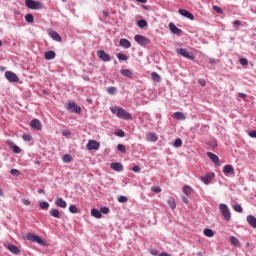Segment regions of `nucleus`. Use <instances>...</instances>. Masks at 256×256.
Instances as JSON below:
<instances>
[{
    "label": "nucleus",
    "instance_id": "obj_1",
    "mask_svg": "<svg viewBox=\"0 0 256 256\" xmlns=\"http://www.w3.org/2000/svg\"><path fill=\"white\" fill-rule=\"evenodd\" d=\"M110 111L114 115H116V117H119V119H124V121H129L132 119L131 114L121 107H117V106L112 107L110 108Z\"/></svg>",
    "mask_w": 256,
    "mask_h": 256
},
{
    "label": "nucleus",
    "instance_id": "obj_2",
    "mask_svg": "<svg viewBox=\"0 0 256 256\" xmlns=\"http://www.w3.org/2000/svg\"><path fill=\"white\" fill-rule=\"evenodd\" d=\"M219 209L225 221H231V210H229V206L227 204H220Z\"/></svg>",
    "mask_w": 256,
    "mask_h": 256
},
{
    "label": "nucleus",
    "instance_id": "obj_3",
    "mask_svg": "<svg viewBox=\"0 0 256 256\" xmlns=\"http://www.w3.org/2000/svg\"><path fill=\"white\" fill-rule=\"evenodd\" d=\"M25 5L28 9H32L33 11L43 9V3L34 0H25Z\"/></svg>",
    "mask_w": 256,
    "mask_h": 256
},
{
    "label": "nucleus",
    "instance_id": "obj_4",
    "mask_svg": "<svg viewBox=\"0 0 256 256\" xmlns=\"http://www.w3.org/2000/svg\"><path fill=\"white\" fill-rule=\"evenodd\" d=\"M26 239L28 241H33V243H38V245H42V246L47 245V243L44 240H42L41 237H39V236H37V235H35L33 233H28L26 235Z\"/></svg>",
    "mask_w": 256,
    "mask_h": 256
},
{
    "label": "nucleus",
    "instance_id": "obj_5",
    "mask_svg": "<svg viewBox=\"0 0 256 256\" xmlns=\"http://www.w3.org/2000/svg\"><path fill=\"white\" fill-rule=\"evenodd\" d=\"M176 53H178V55H182V57H185V59L195 61V54H193L192 52H188L185 48H178L176 50Z\"/></svg>",
    "mask_w": 256,
    "mask_h": 256
},
{
    "label": "nucleus",
    "instance_id": "obj_6",
    "mask_svg": "<svg viewBox=\"0 0 256 256\" xmlns=\"http://www.w3.org/2000/svg\"><path fill=\"white\" fill-rule=\"evenodd\" d=\"M5 77L10 83H19V76L14 72L6 71Z\"/></svg>",
    "mask_w": 256,
    "mask_h": 256
},
{
    "label": "nucleus",
    "instance_id": "obj_7",
    "mask_svg": "<svg viewBox=\"0 0 256 256\" xmlns=\"http://www.w3.org/2000/svg\"><path fill=\"white\" fill-rule=\"evenodd\" d=\"M66 109L70 113H81V107L77 106L75 102H68Z\"/></svg>",
    "mask_w": 256,
    "mask_h": 256
},
{
    "label": "nucleus",
    "instance_id": "obj_8",
    "mask_svg": "<svg viewBox=\"0 0 256 256\" xmlns=\"http://www.w3.org/2000/svg\"><path fill=\"white\" fill-rule=\"evenodd\" d=\"M134 41H136V43H138L139 45H149V43L151 42L149 38L143 35H135Z\"/></svg>",
    "mask_w": 256,
    "mask_h": 256
},
{
    "label": "nucleus",
    "instance_id": "obj_9",
    "mask_svg": "<svg viewBox=\"0 0 256 256\" xmlns=\"http://www.w3.org/2000/svg\"><path fill=\"white\" fill-rule=\"evenodd\" d=\"M101 144L95 140H89L87 143L88 151H99Z\"/></svg>",
    "mask_w": 256,
    "mask_h": 256
},
{
    "label": "nucleus",
    "instance_id": "obj_10",
    "mask_svg": "<svg viewBox=\"0 0 256 256\" xmlns=\"http://www.w3.org/2000/svg\"><path fill=\"white\" fill-rule=\"evenodd\" d=\"M97 57H99V59L105 62L111 61V56L103 50H99L97 52Z\"/></svg>",
    "mask_w": 256,
    "mask_h": 256
},
{
    "label": "nucleus",
    "instance_id": "obj_11",
    "mask_svg": "<svg viewBox=\"0 0 256 256\" xmlns=\"http://www.w3.org/2000/svg\"><path fill=\"white\" fill-rule=\"evenodd\" d=\"M30 127H32V129H36V131H41V129H43V124H41V121L38 119H34L30 122Z\"/></svg>",
    "mask_w": 256,
    "mask_h": 256
},
{
    "label": "nucleus",
    "instance_id": "obj_12",
    "mask_svg": "<svg viewBox=\"0 0 256 256\" xmlns=\"http://www.w3.org/2000/svg\"><path fill=\"white\" fill-rule=\"evenodd\" d=\"M178 12L182 15V17H186V19H190V21L195 20V16H193V13H191L185 9H179Z\"/></svg>",
    "mask_w": 256,
    "mask_h": 256
},
{
    "label": "nucleus",
    "instance_id": "obj_13",
    "mask_svg": "<svg viewBox=\"0 0 256 256\" xmlns=\"http://www.w3.org/2000/svg\"><path fill=\"white\" fill-rule=\"evenodd\" d=\"M169 29L173 35H181L183 33V30L178 28L175 24L169 23Z\"/></svg>",
    "mask_w": 256,
    "mask_h": 256
},
{
    "label": "nucleus",
    "instance_id": "obj_14",
    "mask_svg": "<svg viewBox=\"0 0 256 256\" xmlns=\"http://www.w3.org/2000/svg\"><path fill=\"white\" fill-rule=\"evenodd\" d=\"M207 157H209V159H211V161L215 164L220 166L221 162L219 161V156H217L216 154L212 153V152H207Z\"/></svg>",
    "mask_w": 256,
    "mask_h": 256
},
{
    "label": "nucleus",
    "instance_id": "obj_15",
    "mask_svg": "<svg viewBox=\"0 0 256 256\" xmlns=\"http://www.w3.org/2000/svg\"><path fill=\"white\" fill-rule=\"evenodd\" d=\"M223 173L225 175H235V168H233V165H225L223 169Z\"/></svg>",
    "mask_w": 256,
    "mask_h": 256
},
{
    "label": "nucleus",
    "instance_id": "obj_16",
    "mask_svg": "<svg viewBox=\"0 0 256 256\" xmlns=\"http://www.w3.org/2000/svg\"><path fill=\"white\" fill-rule=\"evenodd\" d=\"M110 167L111 169H113V171H117V173H121V171H123V164L119 162H114L110 164Z\"/></svg>",
    "mask_w": 256,
    "mask_h": 256
},
{
    "label": "nucleus",
    "instance_id": "obj_17",
    "mask_svg": "<svg viewBox=\"0 0 256 256\" xmlns=\"http://www.w3.org/2000/svg\"><path fill=\"white\" fill-rule=\"evenodd\" d=\"M44 57L46 61H51L52 59H55V57H57V54L55 53V51L50 50L44 53Z\"/></svg>",
    "mask_w": 256,
    "mask_h": 256
},
{
    "label": "nucleus",
    "instance_id": "obj_18",
    "mask_svg": "<svg viewBox=\"0 0 256 256\" xmlns=\"http://www.w3.org/2000/svg\"><path fill=\"white\" fill-rule=\"evenodd\" d=\"M49 36L54 39V41H57L58 43H61L63 41V38H61V35L57 33V31H51L49 32Z\"/></svg>",
    "mask_w": 256,
    "mask_h": 256
},
{
    "label": "nucleus",
    "instance_id": "obj_19",
    "mask_svg": "<svg viewBox=\"0 0 256 256\" xmlns=\"http://www.w3.org/2000/svg\"><path fill=\"white\" fill-rule=\"evenodd\" d=\"M119 45L120 47H123V49H129L131 47V42L126 38H122L119 41Z\"/></svg>",
    "mask_w": 256,
    "mask_h": 256
},
{
    "label": "nucleus",
    "instance_id": "obj_20",
    "mask_svg": "<svg viewBox=\"0 0 256 256\" xmlns=\"http://www.w3.org/2000/svg\"><path fill=\"white\" fill-rule=\"evenodd\" d=\"M7 249H9L10 252L13 253L14 255H19L21 253V250L19 249V247L13 244H9L7 246Z\"/></svg>",
    "mask_w": 256,
    "mask_h": 256
},
{
    "label": "nucleus",
    "instance_id": "obj_21",
    "mask_svg": "<svg viewBox=\"0 0 256 256\" xmlns=\"http://www.w3.org/2000/svg\"><path fill=\"white\" fill-rule=\"evenodd\" d=\"M55 205L57 207H61V209L67 208V202L65 200H63V198H57L55 201Z\"/></svg>",
    "mask_w": 256,
    "mask_h": 256
},
{
    "label": "nucleus",
    "instance_id": "obj_22",
    "mask_svg": "<svg viewBox=\"0 0 256 256\" xmlns=\"http://www.w3.org/2000/svg\"><path fill=\"white\" fill-rule=\"evenodd\" d=\"M213 177H215V173L207 174L206 176L201 177V181L205 185H209V182L211 181V179H213Z\"/></svg>",
    "mask_w": 256,
    "mask_h": 256
},
{
    "label": "nucleus",
    "instance_id": "obj_23",
    "mask_svg": "<svg viewBox=\"0 0 256 256\" xmlns=\"http://www.w3.org/2000/svg\"><path fill=\"white\" fill-rule=\"evenodd\" d=\"M247 222L250 227H253V229H256V218L253 215H249L247 217Z\"/></svg>",
    "mask_w": 256,
    "mask_h": 256
},
{
    "label": "nucleus",
    "instance_id": "obj_24",
    "mask_svg": "<svg viewBox=\"0 0 256 256\" xmlns=\"http://www.w3.org/2000/svg\"><path fill=\"white\" fill-rule=\"evenodd\" d=\"M50 215H51V217H54L55 219H61V212H59V210L56 208H52L50 210Z\"/></svg>",
    "mask_w": 256,
    "mask_h": 256
},
{
    "label": "nucleus",
    "instance_id": "obj_25",
    "mask_svg": "<svg viewBox=\"0 0 256 256\" xmlns=\"http://www.w3.org/2000/svg\"><path fill=\"white\" fill-rule=\"evenodd\" d=\"M182 191L187 197H189L193 193V188L189 185H185L183 186Z\"/></svg>",
    "mask_w": 256,
    "mask_h": 256
},
{
    "label": "nucleus",
    "instance_id": "obj_26",
    "mask_svg": "<svg viewBox=\"0 0 256 256\" xmlns=\"http://www.w3.org/2000/svg\"><path fill=\"white\" fill-rule=\"evenodd\" d=\"M230 243L234 245V247H241V242L235 236H230Z\"/></svg>",
    "mask_w": 256,
    "mask_h": 256
},
{
    "label": "nucleus",
    "instance_id": "obj_27",
    "mask_svg": "<svg viewBox=\"0 0 256 256\" xmlns=\"http://www.w3.org/2000/svg\"><path fill=\"white\" fill-rule=\"evenodd\" d=\"M91 215H92V217H95V219H101L103 217V215L101 214V211H99L95 208H93L91 210Z\"/></svg>",
    "mask_w": 256,
    "mask_h": 256
},
{
    "label": "nucleus",
    "instance_id": "obj_28",
    "mask_svg": "<svg viewBox=\"0 0 256 256\" xmlns=\"http://www.w3.org/2000/svg\"><path fill=\"white\" fill-rule=\"evenodd\" d=\"M120 73L124 77H129V79H131L133 77V72L129 69H123V70L120 71Z\"/></svg>",
    "mask_w": 256,
    "mask_h": 256
},
{
    "label": "nucleus",
    "instance_id": "obj_29",
    "mask_svg": "<svg viewBox=\"0 0 256 256\" xmlns=\"http://www.w3.org/2000/svg\"><path fill=\"white\" fill-rule=\"evenodd\" d=\"M159 138L157 137V134L155 133H148L147 134V140L151 141L152 143H155V141H157Z\"/></svg>",
    "mask_w": 256,
    "mask_h": 256
},
{
    "label": "nucleus",
    "instance_id": "obj_30",
    "mask_svg": "<svg viewBox=\"0 0 256 256\" xmlns=\"http://www.w3.org/2000/svg\"><path fill=\"white\" fill-rule=\"evenodd\" d=\"M174 117L175 119H178V121H185L186 119L185 114H183L182 112H175Z\"/></svg>",
    "mask_w": 256,
    "mask_h": 256
},
{
    "label": "nucleus",
    "instance_id": "obj_31",
    "mask_svg": "<svg viewBox=\"0 0 256 256\" xmlns=\"http://www.w3.org/2000/svg\"><path fill=\"white\" fill-rule=\"evenodd\" d=\"M168 205L173 210L177 208V203L175 202V198L171 197L168 199Z\"/></svg>",
    "mask_w": 256,
    "mask_h": 256
},
{
    "label": "nucleus",
    "instance_id": "obj_32",
    "mask_svg": "<svg viewBox=\"0 0 256 256\" xmlns=\"http://www.w3.org/2000/svg\"><path fill=\"white\" fill-rule=\"evenodd\" d=\"M205 237H215V232L212 229L206 228L204 229Z\"/></svg>",
    "mask_w": 256,
    "mask_h": 256
},
{
    "label": "nucleus",
    "instance_id": "obj_33",
    "mask_svg": "<svg viewBox=\"0 0 256 256\" xmlns=\"http://www.w3.org/2000/svg\"><path fill=\"white\" fill-rule=\"evenodd\" d=\"M151 77H152L153 81H155L156 83H160L161 82V76H159L157 74V72H152L151 73Z\"/></svg>",
    "mask_w": 256,
    "mask_h": 256
},
{
    "label": "nucleus",
    "instance_id": "obj_34",
    "mask_svg": "<svg viewBox=\"0 0 256 256\" xmlns=\"http://www.w3.org/2000/svg\"><path fill=\"white\" fill-rule=\"evenodd\" d=\"M25 20L27 21V23H35V18L33 17V14H26Z\"/></svg>",
    "mask_w": 256,
    "mask_h": 256
},
{
    "label": "nucleus",
    "instance_id": "obj_35",
    "mask_svg": "<svg viewBox=\"0 0 256 256\" xmlns=\"http://www.w3.org/2000/svg\"><path fill=\"white\" fill-rule=\"evenodd\" d=\"M62 160L64 161V163H71V161H73V157L69 154H65Z\"/></svg>",
    "mask_w": 256,
    "mask_h": 256
},
{
    "label": "nucleus",
    "instance_id": "obj_36",
    "mask_svg": "<svg viewBox=\"0 0 256 256\" xmlns=\"http://www.w3.org/2000/svg\"><path fill=\"white\" fill-rule=\"evenodd\" d=\"M117 59H119V61H128L129 57H127V55H125L123 53H118L117 54Z\"/></svg>",
    "mask_w": 256,
    "mask_h": 256
},
{
    "label": "nucleus",
    "instance_id": "obj_37",
    "mask_svg": "<svg viewBox=\"0 0 256 256\" xmlns=\"http://www.w3.org/2000/svg\"><path fill=\"white\" fill-rule=\"evenodd\" d=\"M107 93H109V95H115V93H117V88L115 86H110L107 88Z\"/></svg>",
    "mask_w": 256,
    "mask_h": 256
},
{
    "label": "nucleus",
    "instance_id": "obj_38",
    "mask_svg": "<svg viewBox=\"0 0 256 256\" xmlns=\"http://www.w3.org/2000/svg\"><path fill=\"white\" fill-rule=\"evenodd\" d=\"M181 145H183V141L181 140V138H177V139L173 142V147L179 148V147H181Z\"/></svg>",
    "mask_w": 256,
    "mask_h": 256
},
{
    "label": "nucleus",
    "instance_id": "obj_39",
    "mask_svg": "<svg viewBox=\"0 0 256 256\" xmlns=\"http://www.w3.org/2000/svg\"><path fill=\"white\" fill-rule=\"evenodd\" d=\"M137 25L140 29H143L144 27H147V22L142 19L137 22Z\"/></svg>",
    "mask_w": 256,
    "mask_h": 256
},
{
    "label": "nucleus",
    "instance_id": "obj_40",
    "mask_svg": "<svg viewBox=\"0 0 256 256\" xmlns=\"http://www.w3.org/2000/svg\"><path fill=\"white\" fill-rule=\"evenodd\" d=\"M11 175H13L14 177H19L21 175V171L17 170V169H11L10 170Z\"/></svg>",
    "mask_w": 256,
    "mask_h": 256
},
{
    "label": "nucleus",
    "instance_id": "obj_41",
    "mask_svg": "<svg viewBox=\"0 0 256 256\" xmlns=\"http://www.w3.org/2000/svg\"><path fill=\"white\" fill-rule=\"evenodd\" d=\"M234 211H236V213H243V207H241V205L237 204L233 206Z\"/></svg>",
    "mask_w": 256,
    "mask_h": 256
},
{
    "label": "nucleus",
    "instance_id": "obj_42",
    "mask_svg": "<svg viewBox=\"0 0 256 256\" xmlns=\"http://www.w3.org/2000/svg\"><path fill=\"white\" fill-rule=\"evenodd\" d=\"M39 207H40V209H49V203L45 202V201L40 202Z\"/></svg>",
    "mask_w": 256,
    "mask_h": 256
},
{
    "label": "nucleus",
    "instance_id": "obj_43",
    "mask_svg": "<svg viewBox=\"0 0 256 256\" xmlns=\"http://www.w3.org/2000/svg\"><path fill=\"white\" fill-rule=\"evenodd\" d=\"M117 149L118 151H120L121 153H125L127 151V148L125 147V145L123 144H118L117 145Z\"/></svg>",
    "mask_w": 256,
    "mask_h": 256
},
{
    "label": "nucleus",
    "instance_id": "obj_44",
    "mask_svg": "<svg viewBox=\"0 0 256 256\" xmlns=\"http://www.w3.org/2000/svg\"><path fill=\"white\" fill-rule=\"evenodd\" d=\"M239 63L240 65L246 66L249 65V60H247L246 58H240Z\"/></svg>",
    "mask_w": 256,
    "mask_h": 256
},
{
    "label": "nucleus",
    "instance_id": "obj_45",
    "mask_svg": "<svg viewBox=\"0 0 256 256\" xmlns=\"http://www.w3.org/2000/svg\"><path fill=\"white\" fill-rule=\"evenodd\" d=\"M69 211H70V213H79V210L77 209V206H75V205H71L69 207Z\"/></svg>",
    "mask_w": 256,
    "mask_h": 256
},
{
    "label": "nucleus",
    "instance_id": "obj_46",
    "mask_svg": "<svg viewBox=\"0 0 256 256\" xmlns=\"http://www.w3.org/2000/svg\"><path fill=\"white\" fill-rule=\"evenodd\" d=\"M119 203H127V201H129V199L127 198V196H120L118 198Z\"/></svg>",
    "mask_w": 256,
    "mask_h": 256
},
{
    "label": "nucleus",
    "instance_id": "obj_47",
    "mask_svg": "<svg viewBox=\"0 0 256 256\" xmlns=\"http://www.w3.org/2000/svg\"><path fill=\"white\" fill-rule=\"evenodd\" d=\"M115 135H117V137H125V132L123 130H117Z\"/></svg>",
    "mask_w": 256,
    "mask_h": 256
},
{
    "label": "nucleus",
    "instance_id": "obj_48",
    "mask_svg": "<svg viewBox=\"0 0 256 256\" xmlns=\"http://www.w3.org/2000/svg\"><path fill=\"white\" fill-rule=\"evenodd\" d=\"M151 191H153V193H161V187L159 186L152 187Z\"/></svg>",
    "mask_w": 256,
    "mask_h": 256
},
{
    "label": "nucleus",
    "instance_id": "obj_49",
    "mask_svg": "<svg viewBox=\"0 0 256 256\" xmlns=\"http://www.w3.org/2000/svg\"><path fill=\"white\" fill-rule=\"evenodd\" d=\"M12 149H13L14 153H21V148H19V146H17V145H13Z\"/></svg>",
    "mask_w": 256,
    "mask_h": 256
},
{
    "label": "nucleus",
    "instance_id": "obj_50",
    "mask_svg": "<svg viewBox=\"0 0 256 256\" xmlns=\"http://www.w3.org/2000/svg\"><path fill=\"white\" fill-rule=\"evenodd\" d=\"M213 9L216 13H223V9H221L219 6H213Z\"/></svg>",
    "mask_w": 256,
    "mask_h": 256
},
{
    "label": "nucleus",
    "instance_id": "obj_51",
    "mask_svg": "<svg viewBox=\"0 0 256 256\" xmlns=\"http://www.w3.org/2000/svg\"><path fill=\"white\" fill-rule=\"evenodd\" d=\"M22 139H23L24 141H31V135H29V134H24V135L22 136Z\"/></svg>",
    "mask_w": 256,
    "mask_h": 256
},
{
    "label": "nucleus",
    "instance_id": "obj_52",
    "mask_svg": "<svg viewBox=\"0 0 256 256\" xmlns=\"http://www.w3.org/2000/svg\"><path fill=\"white\" fill-rule=\"evenodd\" d=\"M101 213H103L104 215H107L109 213V208L108 207H102L101 208Z\"/></svg>",
    "mask_w": 256,
    "mask_h": 256
},
{
    "label": "nucleus",
    "instance_id": "obj_53",
    "mask_svg": "<svg viewBox=\"0 0 256 256\" xmlns=\"http://www.w3.org/2000/svg\"><path fill=\"white\" fill-rule=\"evenodd\" d=\"M22 203H23V205L29 206V205H31V200H29V199H22Z\"/></svg>",
    "mask_w": 256,
    "mask_h": 256
},
{
    "label": "nucleus",
    "instance_id": "obj_54",
    "mask_svg": "<svg viewBox=\"0 0 256 256\" xmlns=\"http://www.w3.org/2000/svg\"><path fill=\"white\" fill-rule=\"evenodd\" d=\"M198 83L201 85V87H205V85H207V82L204 79L198 80Z\"/></svg>",
    "mask_w": 256,
    "mask_h": 256
},
{
    "label": "nucleus",
    "instance_id": "obj_55",
    "mask_svg": "<svg viewBox=\"0 0 256 256\" xmlns=\"http://www.w3.org/2000/svg\"><path fill=\"white\" fill-rule=\"evenodd\" d=\"M249 137H252V139H256V130L249 132Z\"/></svg>",
    "mask_w": 256,
    "mask_h": 256
},
{
    "label": "nucleus",
    "instance_id": "obj_56",
    "mask_svg": "<svg viewBox=\"0 0 256 256\" xmlns=\"http://www.w3.org/2000/svg\"><path fill=\"white\" fill-rule=\"evenodd\" d=\"M132 171H134V173H139V171H141V167H139V166H134V167L132 168Z\"/></svg>",
    "mask_w": 256,
    "mask_h": 256
},
{
    "label": "nucleus",
    "instance_id": "obj_57",
    "mask_svg": "<svg viewBox=\"0 0 256 256\" xmlns=\"http://www.w3.org/2000/svg\"><path fill=\"white\" fill-rule=\"evenodd\" d=\"M150 253H151V255H154V256L159 255V251H157L155 249L150 250Z\"/></svg>",
    "mask_w": 256,
    "mask_h": 256
},
{
    "label": "nucleus",
    "instance_id": "obj_58",
    "mask_svg": "<svg viewBox=\"0 0 256 256\" xmlns=\"http://www.w3.org/2000/svg\"><path fill=\"white\" fill-rule=\"evenodd\" d=\"M182 201H183V203H185V205L189 204V199L185 196L182 197Z\"/></svg>",
    "mask_w": 256,
    "mask_h": 256
},
{
    "label": "nucleus",
    "instance_id": "obj_59",
    "mask_svg": "<svg viewBox=\"0 0 256 256\" xmlns=\"http://www.w3.org/2000/svg\"><path fill=\"white\" fill-rule=\"evenodd\" d=\"M208 63H210V65H215L217 63V61L213 58H210Z\"/></svg>",
    "mask_w": 256,
    "mask_h": 256
},
{
    "label": "nucleus",
    "instance_id": "obj_60",
    "mask_svg": "<svg viewBox=\"0 0 256 256\" xmlns=\"http://www.w3.org/2000/svg\"><path fill=\"white\" fill-rule=\"evenodd\" d=\"M238 95H239V97H241L242 99H245V97H247V94H245V93H239Z\"/></svg>",
    "mask_w": 256,
    "mask_h": 256
},
{
    "label": "nucleus",
    "instance_id": "obj_61",
    "mask_svg": "<svg viewBox=\"0 0 256 256\" xmlns=\"http://www.w3.org/2000/svg\"><path fill=\"white\" fill-rule=\"evenodd\" d=\"M159 256H171V254H168L166 252H162V253L159 254Z\"/></svg>",
    "mask_w": 256,
    "mask_h": 256
},
{
    "label": "nucleus",
    "instance_id": "obj_62",
    "mask_svg": "<svg viewBox=\"0 0 256 256\" xmlns=\"http://www.w3.org/2000/svg\"><path fill=\"white\" fill-rule=\"evenodd\" d=\"M211 145H212V147H217V141H216V140H213V141L211 142Z\"/></svg>",
    "mask_w": 256,
    "mask_h": 256
},
{
    "label": "nucleus",
    "instance_id": "obj_63",
    "mask_svg": "<svg viewBox=\"0 0 256 256\" xmlns=\"http://www.w3.org/2000/svg\"><path fill=\"white\" fill-rule=\"evenodd\" d=\"M233 25H241V21L235 20V21L233 22Z\"/></svg>",
    "mask_w": 256,
    "mask_h": 256
},
{
    "label": "nucleus",
    "instance_id": "obj_64",
    "mask_svg": "<svg viewBox=\"0 0 256 256\" xmlns=\"http://www.w3.org/2000/svg\"><path fill=\"white\" fill-rule=\"evenodd\" d=\"M38 193L41 195V194H45V191L43 189H39L38 190Z\"/></svg>",
    "mask_w": 256,
    "mask_h": 256
}]
</instances>
